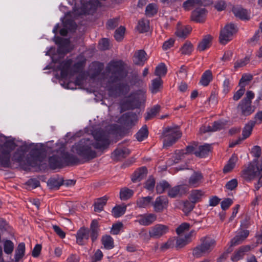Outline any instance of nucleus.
<instances>
[{"label":"nucleus","instance_id":"f257e3e1","mask_svg":"<svg viewBox=\"0 0 262 262\" xmlns=\"http://www.w3.org/2000/svg\"><path fill=\"white\" fill-rule=\"evenodd\" d=\"M95 140L94 143H91L89 139H83L75 143L72 147L73 152L78 155L84 162L96 157V152L92 148L93 146L96 149H104L109 144V137L107 134L101 129H96L92 132Z\"/></svg>","mask_w":262,"mask_h":262},{"label":"nucleus","instance_id":"f03ea898","mask_svg":"<svg viewBox=\"0 0 262 262\" xmlns=\"http://www.w3.org/2000/svg\"><path fill=\"white\" fill-rule=\"evenodd\" d=\"M242 177L247 182L255 181V190L262 187V157L251 162L242 171Z\"/></svg>","mask_w":262,"mask_h":262},{"label":"nucleus","instance_id":"7ed1b4c3","mask_svg":"<svg viewBox=\"0 0 262 262\" xmlns=\"http://www.w3.org/2000/svg\"><path fill=\"white\" fill-rule=\"evenodd\" d=\"M190 228V225L187 223H182L176 229V232L179 236L178 237H172L169 239L165 246H170L176 245V246H182L187 245L191 239V237L194 233V231H191L183 237L182 235Z\"/></svg>","mask_w":262,"mask_h":262},{"label":"nucleus","instance_id":"20e7f679","mask_svg":"<svg viewBox=\"0 0 262 262\" xmlns=\"http://www.w3.org/2000/svg\"><path fill=\"white\" fill-rule=\"evenodd\" d=\"M106 70L111 73L110 81L112 83L120 80L127 74L121 61L111 62L107 67Z\"/></svg>","mask_w":262,"mask_h":262},{"label":"nucleus","instance_id":"39448f33","mask_svg":"<svg viewBox=\"0 0 262 262\" xmlns=\"http://www.w3.org/2000/svg\"><path fill=\"white\" fill-rule=\"evenodd\" d=\"M163 135V146L169 147L174 144L181 137L182 133L178 126L169 127L164 129Z\"/></svg>","mask_w":262,"mask_h":262},{"label":"nucleus","instance_id":"423d86ee","mask_svg":"<svg viewBox=\"0 0 262 262\" xmlns=\"http://www.w3.org/2000/svg\"><path fill=\"white\" fill-rule=\"evenodd\" d=\"M254 97V93L248 91L246 93V97L239 102L237 110L244 116H248L254 112L255 108L251 105V100Z\"/></svg>","mask_w":262,"mask_h":262},{"label":"nucleus","instance_id":"0eeeda50","mask_svg":"<svg viewBox=\"0 0 262 262\" xmlns=\"http://www.w3.org/2000/svg\"><path fill=\"white\" fill-rule=\"evenodd\" d=\"M15 147V144L11 142H6L0 146V163L3 167L10 165V153Z\"/></svg>","mask_w":262,"mask_h":262},{"label":"nucleus","instance_id":"6e6552de","mask_svg":"<svg viewBox=\"0 0 262 262\" xmlns=\"http://www.w3.org/2000/svg\"><path fill=\"white\" fill-rule=\"evenodd\" d=\"M146 100L145 91L142 90L132 94L128 97V102L130 108L134 109L139 107L141 103H144Z\"/></svg>","mask_w":262,"mask_h":262},{"label":"nucleus","instance_id":"1a4fd4ad","mask_svg":"<svg viewBox=\"0 0 262 262\" xmlns=\"http://www.w3.org/2000/svg\"><path fill=\"white\" fill-rule=\"evenodd\" d=\"M236 32L234 24H230L225 26L221 30L220 35V41L222 44L225 45L232 39V36Z\"/></svg>","mask_w":262,"mask_h":262},{"label":"nucleus","instance_id":"9d476101","mask_svg":"<svg viewBox=\"0 0 262 262\" xmlns=\"http://www.w3.org/2000/svg\"><path fill=\"white\" fill-rule=\"evenodd\" d=\"M169 231L167 226L163 224H157L152 227L149 232L151 237L158 238L166 234Z\"/></svg>","mask_w":262,"mask_h":262},{"label":"nucleus","instance_id":"9b49d317","mask_svg":"<svg viewBox=\"0 0 262 262\" xmlns=\"http://www.w3.org/2000/svg\"><path fill=\"white\" fill-rule=\"evenodd\" d=\"M91 5V2L84 3L82 0H78L76 2L75 6L73 7V11L75 14H83L89 13L88 7Z\"/></svg>","mask_w":262,"mask_h":262},{"label":"nucleus","instance_id":"f8f14e48","mask_svg":"<svg viewBox=\"0 0 262 262\" xmlns=\"http://www.w3.org/2000/svg\"><path fill=\"white\" fill-rule=\"evenodd\" d=\"M157 220V215L154 213L144 214L138 216L137 222L142 226H149Z\"/></svg>","mask_w":262,"mask_h":262},{"label":"nucleus","instance_id":"ddd939ff","mask_svg":"<svg viewBox=\"0 0 262 262\" xmlns=\"http://www.w3.org/2000/svg\"><path fill=\"white\" fill-rule=\"evenodd\" d=\"M187 191L186 187L184 185H177L172 188H169L168 195L169 197L174 198L181 196L185 194Z\"/></svg>","mask_w":262,"mask_h":262},{"label":"nucleus","instance_id":"4468645a","mask_svg":"<svg viewBox=\"0 0 262 262\" xmlns=\"http://www.w3.org/2000/svg\"><path fill=\"white\" fill-rule=\"evenodd\" d=\"M249 231L247 230L238 231L235 236L231 240V246L239 245L248 237Z\"/></svg>","mask_w":262,"mask_h":262},{"label":"nucleus","instance_id":"2eb2a0df","mask_svg":"<svg viewBox=\"0 0 262 262\" xmlns=\"http://www.w3.org/2000/svg\"><path fill=\"white\" fill-rule=\"evenodd\" d=\"M206 16V11L205 8H198L192 12L191 19L196 23L203 22Z\"/></svg>","mask_w":262,"mask_h":262},{"label":"nucleus","instance_id":"dca6fc26","mask_svg":"<svg viewBox=\"0 0 262 262\" xmlns=\"http://www.w3.org/2000/svg\"><path fill=\"white\" fill-rule=\"evenodd\" d=\"M168 200L166 196L161 195L156 198L153 203L154 209L156 212H161L166 206Z\"/></svg>","mask_w":262,"mask_h":262},{"label":"nucleus","instance_id":"f3484780","mask_svg":"<svg viewBox=\"0 0 262 262\" xmlns=\"http://www.w3.org/2000/svg\"><path fill=\"white\" fill-rule=\"evenodd\" d=\"M250 250V247H241L237 250L234 251L231 257V260L233 261H237L242 259L244 255Z\"/></svg>","mask_w":262,"mask_h":262},{"label":"nucleus","instance_id":"a211bd4d","mask_svg":"<svg viewBox=\"0 0 262 262\" xmlns=\"http://www.w3.org/2000/svg\"><path fill=\"white\" fill-rule=\"evenodd\" d=\"M56 43L59 45L58 49V52L59 53H67L70 50L69 49L70 46V40L69 39L57 37L56 40Z\"/></svg>","mask_w":262,"mask_h":262},{"label":"nucleus","instance_id":"6ab92c4d","mask_svg":"<svg viewBox=\"0 0 262 262\" xmlns=\"http://www.w3.org/2000/svg\"><path fill=\"white\" fill-rule=\"evenodd\" d=\"M100 231L98 221L96 220H93L91 224L89 229V233L91 234V239L94 243L98 238Z\"/></svg>","mask_w":262,"mask_h":262},{"label":"nucleus","instance_id":"aec40b11","mask_svg":"<svg viewBox=\"0 0 262 262\" xmlns=\"http://www.w3.org/2000/svg\"><path fill=\"white\" fill-rule=\"evenodd\" d=\"M122 119L124 121V124L127 126L134 125L138 120L137 115L133 112H128L123 114Z\"/></svg>","mask_w":262,"mask_h":262},{"label":"nucleus","instance_id":"412c9836","mask_svg":"<svg viewBox=\"0 0 262 262\" xmlns=\"http://www.w3.org/2000/svg\"><path fill=\"white\" fill-rule=\"evenodd\" d=\"M89 238V229L84 227L80 228L76 234L77 243L78 245H82V241L84 239L88 240Z\"/></svg>","mask_w":262,"mask_h":262},{"label":"nucleus","instance_id":"4be33fe9","mask_svg":"<svg viewBox=\"0 0 262 262\" xmlns=\"http://www.w3.org/2000/svg\"><path fill=\"white\" fill-rule=\"evenodd\" d=\"M203 176L200 172H194L190 177L188 185L190 187H196L202 182Z\"/></svg>","mask_w":262,"mask_h":262},{"label":"nucleus","instance_id":"5701e85b","mask_svg":"<svg viewBox=\"0 0 262 262\" xmlns=\"http://www.w3.org/2000/svg\"><path fill=\"white\" fill-rule=\"evenodd\" d=\"M146 53L144 50H139L136 52L133 57V61L137 65L143 66L147 60Z\"/></svg>","mask_w":262,"mask_h":262},{"label":"nucleus","instance_id":"b1692460","mask_svg":"<svg viewBox=\"0 0 262 262\" xmlns=\"http://www.w3.org/2000/svg\"><path fill=\"white\" fill-rule=\"evenodd\" d=\"M30 156L33 160L32 162L29 159L28 160V163L30 166H35L38 165V162H40L42 161V157L40 156V151L37 149L32 150Z\"/></svg>","mask_w":262,"mask_h":262},{"label":"nucleus","instance_id":"393cba45","mask_svg":"<svg viewBox=\"0 0 262 262\" xmlns=\"http://www.w3.org/2000/svg\"><path fill=\"white\" fill-rule=\"evenodd\" d=\"M130 154V151L126 148H118L112 153V157L115 160H119L125 158Z\"/></svg>","mask_w":262,"mask_h":262},{"label":"nucleus","instance_id":"a878e982","mask_svg":"<svg viewBox=\"0 0 262 262\" xmlns=\"http://www.w3.org/2000/svg\"><path fill=\"white\" fill-rule=\"evenodd\" d=\"M232 11L236 17L241 19L248 20L250 19V15L248 11L241 7H234Z\"/></svg>","mask_w":262,"mask_h":262},{"label":"nucleus","instance_id":"bb28decb","mask_svg":"<svg viewBox=\"0 0 262 262\" xmlns=\"http://www.w3.org/2000/svg\"><path fill=\"white\" fill-rule=\"evenodd\" d=\"M72 63L71 59L64 60L60 63L58 69L61 71V76L62 78H65L67 76L69 68Z\"/></svg>","mask_w":262,"mask_h":262},{"label":"nucleus","instance_id":"cd10ccee","mask_svg":"<svg viewBox=\"0 0 262 262\" xmlns=\"http://www.w3.org/2000/svg\"><path fill=\"white\" fill-rule=\"evenodd\" d=\"M63 180L59 177H53L48 180L47 185L51 189H58L63 184Z\"/></svg>","mask_w":262,"mask_h":262},{"label":"nucleus","instance_id":"c85d7f7f","mask_svg":"<svg viewBox=\"0 0 262 262\" xmlns=\"http://www.w3.org/2000/svg\"><path fill=\"white\" fill-rule=\"evenodd\" d=\"M211 145L208 144H205L203 145L200 146L199 147L198 150H196L194 151V155L196 157L203 158L206 157V156L208 154V153L211 151Z\"/></svg>","mask_w":262,"mask_h":262},{"label":"nucleus","instance_id":"c756f323","mask_svg":"<svg viewBox=\"0 0 262 262\" xmlns=\"http://www.w3.org/2000/svg\"><path fill=\"white\" fill-rule=\"evenodd\" d=\"M146 168L141 167L134 172L132 177V180L133 182L140 181L146 176Z\"/></svg>","mask_w":262,"mask_h":262},{"label":"nucleus","instance_id":"7c9ffc66","mask_svg":"<svg viewBox=\"0 0 262 262\" xmlns=\"http://www.w3.org/2000/svg\"><path fill=\"white\" fill-rule=\"evenodd\" d=\"M65 28H62L60 30V34L62 36H66L68 33L67 29L72 31L76 29V25L75 23L71 19H67L64 22Z\"/></svg>","mask_w":262,"mask_h":262},{"label":"nucleus","instance_id":"2f4dec72","mask_svg":"<svg viewBox=\"0 0 262 262\" xmlns=\"http://www.w3.org/2000/svg\"><path fill=\"white\" fill-rule=\"evenodd\" d=\"M61 158L68 164H75L78 163L79 162V159L77 156L68 152L63 153Z\"/></svg>","mask_w":262,"mask_h":262},{"label":"nucleus","instance_id":"473e14b6","mask_svg":"<svg viewBox=\"0 0 262 262\" xmlns=\"http://www.w3.org/2000/svg\"><path fill=\"white\" fill-rule=\"evenodd\" d=\"M204 196V192L203 191L195 189L191 191L189 199L192 203L195 204L200 202Z\"/></svg>","mask_w":262,"mask_h":262},{"label":"nucleus","instance_id":"72a5a7b5","mask_svg":"<svg viewBox=\"0 0 262 262\" xmlns=\"http://www.w3.org/2000/svg\"><path fill=\"white\" fill-rule=\"evenodd\" d=\"M212 38V37L209 35L204 36L202 41L199 43L198 50L199 51H203L208 48L210 46Z\"/></svg>","mask_w":262,"mask_h":262},{"label":"nucleus","instance_id":"f704fd0d","mask_svg":"<svg viewBox=\"0 0 262 262\" xmlns=\"http://www.w3.org/2000/svg\"><path fill=\"white\" fill-rule=\"evenodd\" d=\"M255 124V122L253 121H251L246 124L243 130L242 140H245L250 136Z\"/></svg>","mask_w":262,"mask_h":262},{"label":"nucleus","instance_id":"c9c22d12","mask_svg":"<svg viewBox=\"0 0 262 262\" xmlns=\"http://www.w3.org/2000/svg\"><path fill=\"white\" fill-rule=\"evenodd\" d=\"M211 247H195L193 250V254L195 257H200L211 251Z\"/></svg>","mask_w":262,"mask_h":262},{"label":"nucleus","instance_id":"e433bc0d","mask_svg":"<svg viewBox=\"0 0 262 262\" xmlns=\"http://www.w3.org/2000/svg\"><path fill=\"white\" fill-rule=\"evenodd\" d=\"M49 163L52 169H56L62 166V160L57 156H53L49 158Z\"/></svg>","mask_w":262,"mask_h":262},{"label":"nucleus","instance_id":"4c0bfd02","mask_svg":"<svg viewBox=\"0 0 262 262\" xmlns=\"http://www.w3.org/2000/svg\"><path fill=\"white\" fill-rule=\"evenodd\" d=\"M237 156L235 155H233L230 159L229 160L228 163L225 166L223 171L225 173H227L231 171L235 166V164L237 161Z\"/></svg>","mask_w":262,"mask_h":262},{"label":"nucleus","instance_id":"58836bf2","mask_svg":"<svg viewBox=\"0 0 262 262\" xmlns=\"http://www.w3.org/2000/svg\"><path fill=\"white\" fill-rule=\"evenodd\" d=\"M107 198L106 196H103L97 199L94 204V211L95 212H100L103 210L104 206L106 204Z\"/></svg>","mask_w":262,"mask_h":262},{"label":"nucleus","instance_id":"ea45409f","mask_svg":"<svg viewBox=\"0 0 262 262\" xmlns=\"http://www.w3.org/2000/svg\"><path fill=\"white\" fill-rule=\"evenodd\" d=\"M134 191L126 187L121 189L120 198L121 200L125 201L130 199L134 194Z\"/></svg>","mask_w":262,"mask_h":262},{"label":"nucleus","instance_id":"a19ab883","mask_svg":"<svg viewBox=\"0 0 262 262\" xmlns=\"http://www.w3.org/2000/svg\"><path fill=\"white\" fill-rule=\"evenodd\" d=\"M152 200V197L149 196L140 198L137 200L136 204L139 208H146L150 204Z\"/></svg>","mask_w":262,"mask_h":262},{"label":"nucleus","instance_id":"79ce46f5","mask_svg":"<svg viewBox=\"0 0 262 262\" xmlns=\"http://www.w3.org/2000/svg\"><path fill=\"white\" fill-rule=\"evenodd\" d=\"M126 210V206L125 205H118L114 207L112 209V214L116 217H119L123 215Z\"/></svg>","mask_w":262,"mask_h":262},{"label":"nucleus","instance_id":"37998d69","mask_svg":"<svg viewBox=\"0 0 262 262\" xmlns=\"http://www.w3.org/2000/svg\"><path fill=\"white\" fill-rule=\"evenodd\" d=\"M160 108L161 106L158 104L151 107L146 112L145 120H148L155 117L159 113Z\"/></svg>","mask_w":262,"mask_h":262},{"label":"nucleus","instance_id":"c03bdc74","mask_svg":"<svg viewBox=\"0 0 262 262\" xmlns=\"http://www.w3.org/2000/svg\"><path fill=\"white\" fill-rule=\"evenodd\" d=\"M149 23L148 20L141 19L139 21L137 29L140 33L148 31L149 29Z\"/></svg>","mask_w":262,"mask_h":262},{"label":"nucleus","instance_id":"a18cd8bd","mask_svg":"<svg viewBox=\"0 0 262 262\" xmlns=\"http://www.w3.org/2000/svg\"><path fill=\"white\" fill-rule=\"evenodd\" d=\"M196 146L197 145L195 143H194L193 145L187 146L186 149L179 151L178 154H177L179 157V159H182L185 154H190L192 152L194 154V151H195V148Z\"/></svg>","mask_w":262,"mask_h":262},{"label":"nucleus","instance_id":"49530a36","mask_svg":"<svg viewBox=\"0 0 262 262\" xmlns=\"http://www.w3.org/2000/svg\"><path fill=\"white\" fill-rule=\"evenodd\" d=\"M212 80V73L210 70L206 71L203 74L200 83L204 86H207Z\"/></svg>","mask_w":262,"mask_h":262},{"label":"nucleus","instance_id":"de8ad7c7","mask_svg":"<svg viewBox=\"0 0 262 262\" xmlns=\"http://www.w3.org/2000/svg\"><path fill=\"white\" fill-rule=\"evenodd\" d=\"M162 86V80L160 77L152 80L150 86V91L152 93H157Z\"/></svg>","mask_w":262,"mask_h":262},{"label":"nucleus","instance_id":"09e8293b","mask_svg":"<svg viewBox=\"0 0 262 262\" xmlns=\"http://www.w3.org/2000/svg\"><path fill=\"white\" fill-rule=\"evenodd\" d=\"M148 131L146 125H144L136 134V139L139 141H142L148 136Z\"/></svg>","mask_w":262,"mask_h":262},{"label":"nucleus","instance_id":"8fccbe9b","mask_svg":"<svg viewBox=\"0 0 262 262\" xmlns=\"http://www.w3.org/2000/svg\"><path fill=\"white\" fill-rule=\"evenodd\" d=\"M25 156V153L21 148H18L16 151L14 153L12 160L14 162L20 163Z\"/></svg>","mask_w":262,"mask_h":262},{"label":"nucleus","instance_id":"3c124183","mask_svg":"<svg viewBox=\"0 0 262 262\" xmlns=\"http://www.w3.org/2000/svg\"><path fill=\"white\" fill-rule=\"evenodd\" d=\"M170 185L165 181H162L157 184L156 186V190L158 193L161 194L163 193L166 190L169 189Z\"/></svg>","mask_w":262,"mask_h":262},{"label":"nucleus","instance_id":"603ef678","mask_svg":"<svg viewBox=\"0 0 262 262\" xmlns=\"http://www.w3.org/2000/svg\"><path fill=\"white\" fill-rule=\"evenodd\" d=\"M167 72L166 66L163 63H161L155 69V74L160 78L162 76H164Z\"/></svg>","mask_w":262,"mask_h":262},{"label":"nucleus","instance_id":"864d4df0","mask_svg":"<svg viewBox=\"0 0 262 262\" xmlns=\"http://www.w3.org/2000/svg\"><path fill=\"white\" fill-rule=\"evenodd\" d=\"M157 7L155 4H149L146 8L145 14L148 16H152L157 12Z\"/></svg>","mask_w":262,"mask_h":262},{"label":"nucleus","instance_id":"5fc2aeb1","mask_svg":"<svg viewBox=\"0 0 262 262\" xmlns=\"http://www.w3.org/2000/svg\"><path fill=\"white\" fill-rule=\"evenodd\" d=\"M205 0H187L183 3V7L186 9H189V8L194 6L195 5H202Z\"/></svg>","mask_w":262,"mask_h":262},{"label":"nucleus","instance_id":"6e6d98bb","mask_svg":"<svg viewBox=\"0 0 262 262\" xmlns=\"http://www.w3.org/2000/svg\"><path fill=\"white\" fill-rule=\"evenodd\" d=\"M191 31V28L186 26L184 28H181L178 29L176 33L180 37H185Z\"/></svg>","mask_w":262,"mask_h":262},{"label":"nucleus","instance_id":"4d7b16f0","mask_svg":"<svg viewBox=\"0 0 262 262\" xmlns=\"http://www.w3.org/2000/svg\"><path fill=\"white\" fill-rule=\"evenodd\" d=\"M201 246H212L216 244L215 240L211 236H206L201 239Z\"/></svg>","mask_w":262,"mask_h":262},{"label":"nucleus","instance_id":"13d9d810","mask_svg":"<svg viewBox=\"0 0 262 262\" xmlns=\"http://www.w3.org/2000/svg\"><path fill=\"white\" fill-rule=\"evenodd\" d=\"M250 61V58L248 56L245 57L243 59L237 60L234 63V68L235 69L243 67L245 66Z\"/></svg>","mask_w":262,"mask_h":262},{"label":"nucleus","instance_id":"bf43d9fd","mask_svg":"<svg viewBox=\"0 0 262 262\" xmlns=\"http://www.w3.org/2000/svg\"><path fill=\"white\" fill-rule=\"evenodd\" d=\"M125 30L124 27L121 26L115 31L114 37L117 41H120L122 39Z\"/></svg>","mask_w":262,"mask_h":262},{"label":"nucleus","instance_id":"052dcab7","mask_svg":"<svg viewBox=\"0 0 262 262\" xmlns=\"http://www.w3.org/2000/svg\"><path fill=\"white\" fill-rule=\"evenodd\" d=\"M194 207V204L191 202L186 201L184 203L183 211L185 214L190 212Z\"/></svg>","mask_w":262,"mask_h":262},{"label":"nucleus","instance_id":"680f3d73","mask_svg":"<svg viewBox=\"0 0 262 262\" xmlns=\"http://www.w3.org/2000/svg\"><path fill=\"white\" fill-rule=\"evenodd\" d=\"M181 50L183 54H190L192 51V45L190 42H186Z\"/></svg>","mask_w":262,"mask_h":262},{"label":"nucleus","instance_id":"e2e57ef3","mask_svg":"<svg viewBox=\"0 0 262 262\" xmlns=\"http://www.w3.org/2000/svg\"><path fill=\"white\" fill-rule=\"evenodd\" d=\"M155 185V179L150 177L146 181L145 183L144 187L149 191H151L154 189Z\"/></svg>","mask_w":262,"mask_h":262},{"label":"nucleus","instance_id":"0e129e2a","mask_svg":"<svg viewBox=\"0 0 262 262\" xmlns=\"http://www.w3.org/2000/svg\"><path fill=\"white\" fill-rule=\"evenodd\" d=\"M101 242L103 246H112L114 241L110 235H105L102 236Z\"/></svg>","mask_w":262,"mask_h":262},{"label":"nucleus","instance_id":"69168bd1","mask_svg":"<svg viewBox=\"0 0 262 262\" xmlns=\"http://www.w3.org/2000/svg\"><path fill=\"white\" fill-rule=\"evenodd\" d=\"M245 92V89L243 86H240V89L237 91L233 96V99L235 101L238 100L244 95Z\"/></svg>","mask_w":262,"mask_h":262},{"label":"nucleus","instance_id":"338daca9","mask_svg":"<svg viewBox=\"0 0 262 262\" xmlns=\"http://www.w3.org/2000/svg\"><path fill=\"white\" fill-rule=\"evenodd\" d=\"M123 227L122 223L119 222L113 225L111 233L113 234H118Z\"/></svg>","mask_w":262,"mask_h":262},{"label":"nucleus","instance_id":"774afa93","mask_svg":"<svg viewBox=\"0 0 262 262\" xmlns=\"http://www.w3.org/2000/svg\"><path fill=\"white\" fill-rule=\"evenodd\" d=\"M110 47L109 41L106 38H103L100 41L99 47L101 50H106L108 49Z\"/></svg>","mask_w":262,"mask_h":262}]
</instances>
